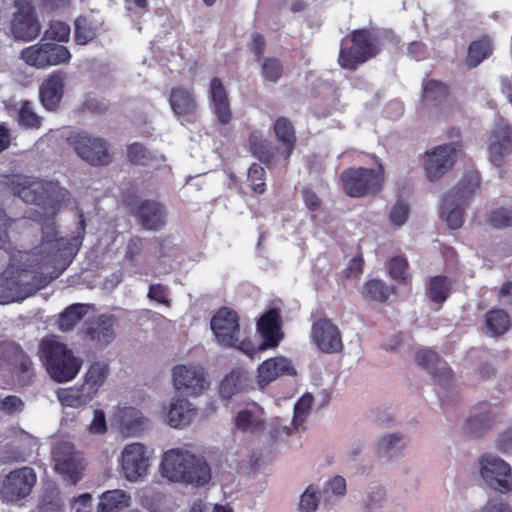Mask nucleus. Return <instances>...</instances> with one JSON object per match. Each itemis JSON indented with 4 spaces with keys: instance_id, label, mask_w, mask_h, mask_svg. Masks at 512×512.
Listing matches in <instances>:
<instances>
[{
    "instance_id": "1",
    "label": "nucleus",
    "mask_w": 512,
    "mask_h": 512,
    "mask_svg": "<svg viewBox=\"0 0 512 512\" xmlns=\"http://www.w3.org/2000/svg\"><path fill=\"white\" fill-rule=\"evenodd\" d=\"M41 229L40 246L30 252L18 251L10 257L0 277V304L23 300L38 286L57 278L78 252L82 239L57 238L52 219H46Z\"/></svg>"
},
{
    "instance_id": "2",
    "label": "nucleus",
    "mask_w": 512,
    "mask_h": 512,
    "mask_svg": "<svg viewBox=\"0 0 512 512\" xmlns=\"http://www.w3.org/2000/svg\"><path fill=\"white\" fill-rule=\"evenodd\" d=\"M211 329L219 344L236 347L249 357H253L258 351L277 347L283 338L280 314L276 309L269 310L258 320L257 330L262 339L259 346L248 339L240 340L239 317L231 309H220L211 320Z\"/></svg>"
},
{
    "instance_id": "3",
    "label": "nucleus",
    "mask_w": 512,
    "mask_h": 512,
    "mask_svg": "<svg viewBox=\"0 0 512 512\" xmlns=\"http://www.w3.org/2000/svg\"><path fill=\"white\" fill-rule=\"evenodd\" d=\"M159 472L170 482L193 487L206 485L212 477L211 468L204 457L185 447L165 451L161 456Z\"/></svg>"
},
{
    "instance_id": "4",
    "label": "nucleus",
    "mask_w": 512,
    "mask_h": 512,
    "mask_svg": "<svg viewBox=\"0 0 512 512\" xmlns=\"http://www.w3.org/2000/svg\"><path fill=\"white\" fill-rule=\"evenodd\" d=\"M40 356L51 378L56 382H68L79 373L82 360L75 357L71 350L52 337L42 340Z\"/></svg>"
},
{
    "instance_id": "5",
    "label": "nucleus",
    "mask_w": 512,
    "mask_h": 512,
    "mask_svg": "<svg viewBox=\"0 0 512 512\" xmlns=\"http://www.w3.org/2000/svg\"><path fill=\"white\" fill-rule=\"evenodd\" d=\"M474 471L488 488L501 494L512 492V467L498 455L482 454L475 462Z\"/></svg>"
},
{
    "instance_id": "6",
    "label": "nucleus",
    "mask_w": 512,
    "mask_h": 512,
    "mask_svg": "<svg viewBox=\"0 0 512 512\" xmlns=\"http://www.w3.org/2000/svg\"><path fill=\"white\" fill-rule=\"evenodd\" d=\"M378 51L377 39L367 30L354 31L350 39L342 41L339 64L345 69H356Z\"/></svg>"
},
{
    "instance_id": "7",
    "label": "nucleus",
    "mask_w": 512,
    "mask_h": 512,
    "mask_svg": "<svg viewBox=\"0 0 512 512\" xmlns=\"http://www.w3.org/2000/svg\"><path fill=\"white\" fill-rule=\"evenodd\" d=\"M172 387L187 396L198 397L210 387L211 381L199 364H178L171 370Z\"/></svg>"
},
{
    "instance_id": "8",
    "label": "nucleus",
    "mask_w": 512,
    "mask_h": 512,
    "mask_svg": "<svg viewBox=\"0 0 512 512\" xmlns=\"http://www.w3.org/2000/svg\"><path fill=\"white\" fill-rule=\"evenodd\" d=\"M477 188V180H469L461 183L458 187L447 194L440 206V218L447 223L451 229H458L463 224L464 208Z\"/></svg>"
},
{
    "instance_id": "9",
    "label": "nucleus",
    "mask_w": 512,
    "mask_h": 512,
    "mask_svg": "<svg viewBox=\"0 0 512 512\" xmlns=\"http://www.w3.org/2000/svg\"><path fill=\"white\" fill-rule=\"evenodd\" d=\"M462 155L457 143L439 145L423 155V168L429 182L439 181Z\"/></svg>"
},
{
    "instance_id": "10",
    "label": "nucleus",
    "mask_w": 512,
    "mask_h": 512,
    "mask_svg": "<svg viewBox=\"0 0 512 512\" xmlns=\"http://www.w3.org/2000/svg\"><path fill=\"white\" fill-rule=\"evenodd\" d=\"M343 188L351 197H362L366 194L378 192L383 183L382 168H349L342 175Z\"/></svg>"
},
{
    "instance_id": "11",
    "label": "nucleus",
    "mask_w": 512,
    "mask_h": 512,
    "mask_svg": "<svg viewBox=\"0 0 512 512\" xmlns=\"http://www.w3.org/2000/svg\"><path fill=\"white\" fill-rule=\"evenodd\" d=\"M148 448L139 442L124 446L120 455V468L123 477L131 483H136L146 477L150 469Z\"/></svg>"
},
{
    "instance_id": "12",
    "label": "nucleus",
    "mask_w": 512,
    "mask_h": 512,
    "mask_svg": "<svg viewBox=\"0 0 512 512\" xmlns=\"http://www.w3.org/2000/svg\"><path fill=\"white\" fill-rule=\"evenodd\" d=\"M53 460L55 462V471L71 484H76L84 470V460L80 453L76 452L74 446L69 441H58L54 444L52 450Z\"/></svg>"
},
{
    "instance_id": "13",
    "label": "nucleus",
    "mask_w": 512,
    "mask_h": 512,
    "mask_svg": "<svg viewBox=\"0 0 512 512\" xmlns=\"http://www.w3.org/2000/svg\"><path fill=\"white\" fill-rule=\"evenodd\" d=\"M15 6L17 11L11 21V35L14 39L24 42L34 40L41 31L34 7L28 0H15Z\"/></svg>"
},
{
    "instance_id": "14",
    "label": "nucleus",
    "mask_w": 512,
    "mask_h": 512,
    "mask_svg": "<svg viewBox=\"0 0 512 512\" xmlns=\"http://www.w3.org/2000/svg\"><path fill=\"white\" fill-rule=\"evenodd\" d=\"M163 423L173 429H184L191 425L197 416L193 403L183 396H173L163 404L158 412Z\"/></svg>"
},
{
    "instance_id": "15",
    "label": "nucleus",
    "mask_w": 512,
    "mask_h": 512,
    "mask_svg": "<svg viewBox=\"0 0 512 512\" xmlns=\"http://www.w3.org/2000/svg\"><path fill=\"white\" fill-rule=\"evenodd\" d=\"M36 483V474L32 468L23 467L10 472L2 481L0 495L8 502L18 501L28 496Z\"/></svg>"
},
{
    "instance_id": "16",
    "label": "nucleus",
    "mask_w": 512,
    "mask_h": 512,
    "mask_svg": "<svg viewBox=\"0 0 512 512\" xmlns=\"http://www.w3.org/2000/svg\"><path fill=\"white\" fill-rule=\"evenodd\" d=\"M12 189L25 202H36L44 199L52 201L53 194L58 190V186L51 182L19 175L13 178Z\"/></svg>"
},
{
    "instance_id": "17",
    "label": "nucleus",
    "mask_w": 512,
    "mask_h": 512,
    "mask_svg": "<svg viewBox=\"0 0 512 512\" xmlns=\"http://www.w3.org/2000/svg\"><path fill=\"white\" fill-rule=\"evenodd\" d=\"M69 141L76 153L92 165H105L111 160L106 143L100 138H91L86 134L75 133Z\"/></svg>"
},
{
    "instance_id": "18",
    "label": "nucleus",
    "mask_w": 512,
    "mask_h": 512,
    "mask_svg": "<svg viewBox=\"0 0 512 512\" xmlns=\"http://www.w3.org/2000/svg\"><path fill=\"white\" fill-rule=\"evenodd\" d=\"M296 375L297 370L293 362L284 356H278L266 359L258 366L256 383L259 389L263 390L279 377Z\"/></svg>"
},
{
    "instance_id": "19",
    "label": "nucleus",
    "mask_w": 512,
    "mask_h": 512,
    "mask_svg": "<svg viewBox=\"0 0 512 512\" xmlns=\"http://www.w3.org/2000/svg\"><path fill=\"white\" fill-rule=\"evenodd\" d=\"M489 159L496 167H501L512 154V127L501 120L495 126L489 144Z\"/></svg>"
},
{
    "instance_id": "20",
    "label": "nucleus",
    "mask_w": 512,
    "mask_h": 512,
    "mask_svg": "<svg viewBox=\"0 0 512 512\" xmlns=\"http://www.w3.org/2000/svg\"><path fill=\"white\" fill-rule=\"evenodd\" d=\"M311 338L315 345L325 353L339 352L343 348L338 327L327 319L318 320L313 324Z\"/></svg>"
},
{
    "instance_id": "21",
    "label": "nucleus",
    "mask_w": 512,
    "mask_h": 512,
    "mask_svg": "<svg viewBox=\"0 0 512 512\" xmlns=\"http://www.w3.org/2000/svg\"><path fill=\"white\" fill-rule=\"evenodd\" d=\"M265 415L264 408L253 402L235 414L233 419L234 428L243 434L259 433L266 427Z\"/></svg>"
},
{
    "instance_id": "22",
    "label": "nucleus",
    "mask_w": 512,
    "mask_h": 512,
    "mask_svg": "<svg viewBox=\"0 0 512 512\" xmlns=\"http://www.w3.org/2000/svg\"><path fill=\"white\" fill-rule=\"evenodd\" d=\"M65 75L54 72L48 75L42 82L39 95L42 105L48 110H54L59 105L64 93Z\"/></svg>"
},
{
    "instance_id": "23",
    "label": "nucleus",
    "mask_w": 512,
    "mask_h": 512,
    "mask_svg": "<svg viewBox=\"0 0 512 512\" xmlns=\"http://www.w3.org/2000/svg\"><path fill=\"white\" fill-rule=\"evenodd\" d=\"M115 317L103 314L96 317L87 328L89 339L99 346L109 345L115 338Z\"/></svg>"
},
{
    "instance_id": "24",
    "label": "nucleus",
    "mask_w": 512,
    "mask_h": 512,
    "mask_svg": "<svg viewBox=\"0 0 512 512\" xmlns=\"http://www.w3.org/2000/svg\"><path fill=\"white\" fill-rule=\"evenodd\" d=\"M409 444L406 435L393 432L380 436L375 443V452L381 458L393 459L400 457Z\"/></svg>"
},
{
    "instance_id": "25",
    "label": "nucleus",
    "mask_w": 512,
    "mask_h": 512,
    "mask_svg": "<svg viewBox=\"0 0 512 512\" xmlns=\"http://www.w3.org/2000/svg\"><path fill=\"white\" fill-rule=\"evenodd\" d=\"M170 106L180 119L193 121L197 111V103L191 91L183 88L171 90L169 97Z\"/></svg>"
},
{
    "instance_id": "26",
    "label": "nucleus",
    "mask_w": 512,
    "mask_h": 512,
    "mask_svg": "<svg viewBox=\"0 0 512 512\" xmlns=\"http://www.w3.org/2000/svg\"><path fill=\"white\" fill-rule=\"evenodd\" d=\"M249 387V374L245 369H234L220 383L221 398L230 400L233 396L246 391Z\"/></svg>"
},
{
    "instance_id": "27",
    "label": "nucleus",
    "mask_w": 512,
    "mask_h": 512,
    "mask_svg": "<svg viewBox=\"0 0 512 512\" xmlns=\"http://www.w3.org/2000/svg\"><path fill=\"white\" fill-rule=\"evenodd\" d=\"M142 225L148 230H158L165 225L164 207L154 201L142 202L136 211Z\"/></svg>"
},
{
    "instance_id": "28",
    "label": "nucleus",
    "mask_w": 512,
    "mask_h": 512,
    "mask_svg": "<svg viewBox=\"0 0 512 512\" xmlns=\"http://www.w3.org/2000/svg\"><path fill=\"white\" fill-rule=\"evenodd\" d=\"M56 396L62 406L75 409L85 407L95 398L83 384L60 388L56 391Z\"/></svg>"
},
{
    "instance_id": "29",
    "label": "nucleus",
    "mask_w": 512,
    "mask_h": 512,
    "mask_svg": "<svg viewBox=\"0 0 512 512\" xmlns=\"http://www.w3.org/2000/svg\"><path fill=\"white\" fill-rule=\"evenodd\" d=\"M417 361L431 370L435 379L442 385L452 379V371L443 363H438L437 354L430 349L421 350L417 354Z\"/></svg>"
},
{
    "instance_id": "30",
    "label": "nucleus",
    "mask_w": 512,
    "mask_h": 512,
    "mask_svg": "<svg viewBox=\"0 0 512 512\" xmlns=\"http://www.w3.org/2000/svg\"><path fill=\"white\" fill-rule=\"evenodd\" d=\"M131 500V495L122 489L103 492L97 505V512H119L129 507Z\"/></svg>"
},
{
    "instance_id": "31",
    "label": "nucleus",
    "mask_w": 512,
    "mask_h": 512,
    "mask_svg": "<svg viewBox=\"0 0 512 512\" xmlns=\"http://www.w3.org/2000/svg\"><path fill=\"white\" fill-rule=\"evenodd\" d=\"M274 132L277 140L283 146L281 155L283 156L284 160H288L294 150L296 143L294 127L288 119L281 117L278 118L274 123Z\"/></svg>"
},
{
    "instance_id": "32",
    "label": "nucleus",
    "mask_w": 512,
    "mask_h": 512,
    "mask_svg": "<svg viewBox=\"0 0 512 512\" xmlns=\"http://www.w3.org/2000/svg\"><path fill=\"white\" fill-rule=\"evenodd\" d=\"M119 422L123 429L130 434H137L149 425V420L134 407H123L119 411Z\"/></svg>"
},
{
    "instance_id": "33",
    "label": "nucleus",
    "mask_w": 512,
    "mask_h": 512,
    "mask_svg": "<svg viewBox=\"0 0 512 512\" xmlns=\"http://www.w3.org/2000/svg\"><path fill=\"white\" fill-rule=\"evenodd\" d=\"M109 375V367L104 362H94L85 373L83 385L94 397Z\"/></svg>"
},
{
    "instance_id": "34",
    "label": "nucleus",
    "mask_w": 512,
    "mask_h": 512,
    "mask_svg": "<svg viewBox=\"0 0 512 512\" xmlns=\"http://www.w3.org/2000/svg\"><path fill=\"white\" fill-rule=\"evenodd\" d=\"M509 315L500 309L491 310L485 317V333L490 336H500L510 327Z\"/></svg>"
},
{
    "instance_id": "35",
    "label": "nucleus",
    "mask_w": 512,
    "mask_h": 512,
    "mask_svg": "<svg viewBox=\"0 0 512 512\" xmlns=\"http://www.w3.org/2000/svg\"><path fill=\"white\" fill-rule=\"evenodd\" d=\"M88 307L83 304H73L59 315V329L67 332L72 330L87 313Z\"/></svg>"
},
{
    "instance_id": "36",
    "label": "nucleus",
    "mask_w": 512,
    "mask_h": 512,
    "mask_svg": "<svg viewBox=\"0 0 512 512\" xmlns=\"http://www.w3.org/2000/svg\"><path fill=\"white\" fill-rule=\"evenodd\" d=\"M47 68L69 63L71 53L67 47L55 43L43 42Z\"/></svg>"
},
{
    "instance_id": "37",
    "label": "nucleus",
    "mask_w": 512,
    "mask_h": 512,
    "mask_svg": "<svg viewBox=\"0 0 512 512\" xmlns=\"http://www.w3.org/2000/svg\"><path fill=\"white\" fill-rule=\"evenodd\" d=\"M98 24L90 17H79L75 21V40L80 45H85L96 36Z\"/></svg>"
},
{
    "instance_id": "38",
    "label": "nucleus",
    "mask_w": 512,
    "mask_h": 512,
    "mask_svg": "<svg viewBox=\"0 0 512 512\" xmlns=\"http://www.w3.org/2000/svg\"><path fill=\"white\" fill-rule=\"evenodd\" d=\"M44 55V44L39 42L24 48L20 53V59L31 67L45 69L47 66Z\"/></svg>"
},
{
    "instance_id": "39",
    "label": "nucleus",
    "mask_w": 512,
    "mask_h": 512,
    "mask_svg": "<svg viewBox=\"0 0 512 512\" xmlns=\"http://www.w3.org/2000/svg\"><path fill=\"white\" fill-rule=\"evenodd\" d=\"M492 52V45L488 38H483L471 43L468 49L467 64L476 67Z\"/></svg>"
},
{
    "instance_id": "40",
    "label": "nucleus",
    "mask_w": 512,
    "mask_h": 512,
    "mask_svg": "<svg viewBox=\"0 0 512 512\" xmlns=\"http://www.w3.org/2000/svg\"><path fill=\"white\" fill-rule=\"evenodd\" d=\"M450 288L451 282L446 277H433L429 282L428 296L432 301L442 303L447 299Z\"/></svg>"
},
{
    "instance_id": "41",
    "label": "nucleus",
    "mask_w": 512,
    "mask_h": 512,
    "mask_svg": "<svg viewBox=\"0 0 512 512\" xmlns=\"http://www.w3.org/2000/svg\"><path fill=\"white\" fill-rule=\"evenodd\" d=\"M19 124L27 129H39L41 118L34 111L32 103L25 101L21 104L18 113Z\"/></svg>"
},
{
    "instance_id": "42",
    "label": "nucleus",
    "mask_w": 512,
    "mask_h": 512,
    "mask_svg": "<svg viewBox=\"0 0 512 512\" xmlns=\"http://www.w3.org/2000/svg\"><path fill=\"white\" fill-rule=\"evenodd\" d=\"M313 404V397L311 394H304L294 406V415L292 418V425L294 429L298 430L303 424Z\"/></svg>"
},
{
    "instance_id": "43",
    "label": "nucleus",
    "mask_w": 512,
    "mask_h": 512,
    "mask_svg": "<svg viewBox=\"0 0 512 512\" xmlns=\"http://www.w3.org/2000/svg\"><path fill=\"white\" fill-rule=\"evenodd\" d=\"M385 502V490L383 487H371L362 499V507L367 512L380 509Z\"/></svg>"
},
{
    "instance_id": "44",
    "label": "nucleus",
    "mask_w": 512,
    "mask_h": 512,
    "mask_svg": "<svg viewBox=\"0 0 512 512\" xmlns=\"http://www.w3.org/2000/svg\"><path fill=\"white\" fill-rule=\"evenodd\" d=\"M362 294L371 300L385 301L390 296L391 289L380 280H371L365 284Z\"/></svg>"
},
{
    "instance_id": "45",
    "label": "nucleus",
    "mask_w": 512,
    "mask_h": 512,
    "mask_svg": "<svg viewBox=\"0 0 512 512\" xmlns=\"http://www.w3.org/2000/svg\"><path fill=\"white\" fill-rule=\"evenodd\" d=\"M320 490L314 485H309L302 493L299 501L301 512H315L320 502Z\"/></svg>"
},
{
    "instance_id": "46",
    "label": "nucleus",
    "mask_w": 512,
    "mask_h": 512,
    "mask_svg": "<svg viewBox=\"0 0 512 512\" xmlns=\"http://www.w3.org/2000/svg\"><path fill=\"white\" fill-rule=\"evenodd\" d=\"M108 430L106 415L103 409L93 407L92 419L87 425V431L91 435H104Z\"/></svg>"
},
{
    "instance_id": "47",
    "label": "nucleus",
    "mask_w": 512,
    "mask_h": 512,
    "mask_svg": "<svg viewBox=\"0 0 512 512\" xmlns=\"http://www.w3.org/2000/svg\"><path fill=\"white\" fill-rule=\"evenodd\" d=\"M44 36L46 39L66 42L70 37V27L62 21H51L49 27L45 30Z\"/></svg>"
},
{
    "instance_id": "48",
    "label": "nucleus",
    "mask_w": 512,
    "mask_h": 512,
    "mask_svg": "<svg viewBox=\"0 0 512 512\" xmlns=\"http://www.w3.org/2000/svg\"><path fill=\"white\" fill-rule=\"evenodd\" d=\"M283 73L281 62L274 57L265 58L262 64V76L266 81L277 82Z\"/></svg>"
},
{
    "instance_id": "49",
    "label": "nucleus",
    "mask_w": 512,
    "mask_h": 512,
    "mask_svg": "<svg viewBox=\"0 0 512 512\" xmlns=\"http://www.w3.org/2000/svg\"><path fill=\"white\" fill-rule=\"evenodd\" d=\"M248 181L254 192L258 194L264 193L266 188L264 168L259 164L251 165L248 170Z\"/></svg>"
},
{
    "instance_id": "50",
    "label": "nucleus",
    "mask_w": 512,
    "mask_h": 512,
    "mask_svg": "<svg viewBox=\"0 0 512 512\" xmlns=\"http://www.w3.org/2000/svg\"><path fill=\"white\" fill-rule=\"evenodd\" d=\"M409 216L408 204L403 201L396 202L389 213V223L394 228L403 226Z\"/></svg>"
},
{
    "instance_id": "51",
    "label": "nucleus",
    "mask_w": 512,
    "mask_h": 512,
    "mask_svg": "<svg viewBox=\"0 0 512 512\" xmlns=\"http://www.w3.org/2000/svg\"><path fill=\"white\" fill-rule=\"evenodd\" d=\"M489 225L495 228H504L512 225V211L499 208L492 211L487 218Z\"/></svg>"
},
{
    "instance_id": "52",
    "label": "nucleus",
    "mask_w": 512,
    "mask_h": 512,
    "mask_svg": "<svg viewBox=\"0 0 512 512\" xmlns=\"http://www.w3.org/2000/svg\"><path fill=\"white\" fill-rule=\"evenodd\" d=\"M407 261L403 257H394L389 263V273L398 282H406L408 279Z\"/></svg>"
},
{
    "instance_id": "53",
    "label": "nucleus",
    "mask_w": 512,
    "mask_h": 512,
    "mask_svg": "<svg viewBox=\"0 0 512 512\" xmlns=\"http://www.w3.org/2000/svg\"><path fill=\"white\" fill-rule=\"evenodd\" d=\"M424 99L427 101H438L447 95V88L438 81H429L424 86Z\"/></svg>"
},
{
    "instance_id": "54",
    "label": "nucleus",
    "mask_w": 512,
    "mask_h": 512,
    "mask_svg": "<svg viewBox=\"0 0 512 512\" xmlns=\"http://www.w3.org/2000/svg\"><path fill=\"white\" fill-rule=\"evenodd\" d=\"M266 424L268 428V434L275 439L289 436L291 434V428L282 418L272 417Z\"/></svg>"
},
{
    "instance_id": "55",
    "label": "nucleus",
    "mask_w": 512,
    "mask_h": 512,
    "mask_svg": "<svg viewBox=\"0 0 512 512\" xmlns=\"http://www.w3.org/2000/svg\"><path fill=\"white\" fill-rule=\"evenodd\" d=\"M210 104L229 101V97L223 82L219 78H213L209 88Z\"/></svg>"
},
{
    "instance_id": "56",
    "label": "nucleus",
    "mask_w": 512,
    "mask_h": 512,
    "mask_svg": "<svg viewBox=\"0 0 512 512\" xmlns=\"http://www.w3.org/2000/svg\"><path fill=\"white\" fill-rule=\"evenodd\" d=\"M211 109L218 123L228 125L232 121L233 114L230 101L213 104L211 105Z\"/></svg>"
},
{
    "instance_id": "57",
    "label": "nucleus",
    "mask_w": 512,
    "mask_h": 512,
    "mask_svg": "<svg viewBox=\"0 0 512 512\" xmlns=\"http://www.w3.org/2000/svg\"><path fill=\"white\" fill-rule=\"evenodd\" d=\"M143 248L144 243L141 239H131L126 246L125 261L129 262L131 265H136Z\"/></svg>"
},
{
    "instance_id": "58",
    "label": "nucleus",
    "mask_w": 512,
    "mask_h": 512,
    "mask_svg": "<svg viewBox=\"0 0 512 512\" xmlns=\"http://www.w3.org/2000/svg\"><path fill=\"white\" fill-rule=\"evenodd\" d=\"M252 152L260 159L268 160L270 156V146L266 140L260 139L256 135H252L250 139Z\"/></svg>"
},
{
    "instance_id": "59",
    "label": "nucleus",
    "mask_w": 512,
    "mask_h": 512,
    "mask_svg": "<svg viewBox=\"0 0 512 512\" xmlns=\"http://www.w3.org/2000/svg\"><path fill=\"white\" fill-rule=\"evenodd\" d=\"M24 406L23 401L17 396L0 397V409L6 413L12 414L22 411Z\"/></svg>"
},
{
    "instance_id": "60",
    "label": "nucleus",
    "mask_w": 512,
    "mask_h": 512,
    "mask_svg": "<svg viewBox=\"0 0 512 512\" xmlns=\"http://www.w3.org/2000/svg\"><path fill=\"white\" fill-rule=\"evenodd\" d=\"M148 297L161 304L169 305L168 289L161 284H154L150 286Z\"/></svg>"
},
{
    "instance_id": "61",
    "label": "nucleus",
    "mask_w": 512,
    "mask_h": 512,
    "mask_svg": "<svg viewBox=\"0 0 512 512\" xmlns=\"http://www.w3.org/2000/svg\"><path fill=\"white\" fill-rule=\"evenodd\" d=\"M128 158L131 162L137 164H144L147 157V151L143 145L139 143L131 144L128 147Z\"/></svg>"
},
{
    "instance_id": "62",
    "label": "nucleus",
    "mask_w": 512,
    "mask_h": 512,
    "mask_svg": "<svg viewBox=\"0 0 512 512\" xmlns=\"http://www.w3.org/2000/svg\"><path fill=\"white\" fill-rule=\"evenodd\" d=\"M363 271V261L361 258H353L344 270V275L348 279H357Z\"/></svg>"
},
{
    "instance_id": "63",
    "label": "nucleus",
    "mask_w": 512,
    "mask_h": 512,
    "mask_svg": "<svg viewBox=\"0 0 512 512\" xmlns=\"http://www.w3.org/2000/svg\"><path fill=\"white\" fill-rule=\"evenodd\" d=\"M479 512H512V506L503 500L489 501L480 508Z\"/></svg>"
},
{
    "instance_id": "64",
    "label": "nucleus",
    "mask_w": 512,
    "mask_h": 512,
    "mask_svg": "<svg viewBox=\"0 0 512 512\" xmlns=\"http://www.w3.org/2000/svg\"><path fill=\"white\" fill-rule=\"evenodd\" d=\"M497 447L504 454L512 453V429L505 430L498 436Z\"/></svg>"
}]
</instances>
